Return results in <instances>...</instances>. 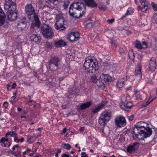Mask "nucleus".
Masks as SVG:
<instances>
[{
    "instance_id": "b1692460",
    "label": "nucleus",
    "mask_w": 157,
    "mask_h": 157,
    "mask_svg": "<svg viewBox=\"0 0 157 157\" xmlns=\"http://www.w3.org/2000/svg\"><path fill=\"white\" fill-rule=\"evenodd\" d=\"M55 45L57 47H61L66 45V43L62 40L55 41Z\"/></svg>"
},
{
    "instance_id": "09e8293b",
    "label": "nucleus",
    "mask_w": 157,
    "mask_h": 157,
    "mask_svg": "<svg viewBox=\"0 0 157 157\" xmlns=\"http://www.w3.org/2000/svg\"><path fill=\"white\" fill-rule=\"evenodd\" d=\"M154 21L156 22L157 21V13H155L154 14Z\"/></svg>"
},
{
    "instance_id": "c85d7f7f",
    "label": "nucleus",
    "mask_w": 157,
    "mask_h": 157,
    "mask_svg": "<svg viewBox=\"0 0 157 157\" xmlns=\"http://www.w3.org/2000/svg\"><path fill=\"white\" fill-rule=\"evenodd\" d=\"M142 65L140 63H139L138 65L137 68L135 71V74L136 75H138L140 77H142V73L141 70L142 68Z\"/></svg>"
},
{
    "instance_id": "72a5a7b5",
    "label": "nucleus",
    "mask_w": 157,
    "mask_h": 157,
    "mask_svg": "<svg viewBox=\"0 0 157 157\" xmlns=\"http://www.w3.org/2000/svg\"><path fill=\"white\" fill-rule=\"evenodd\" d=\"M61 146L64 149L67 150H69L71 148V146L68 144L63 143L62 144Z\"/></svg>"
},
{
    "instance_id": "20e7f679",
    "label": "nucleus",
    "mask_w": 157,
    "mask_h": 157,
    "mask_svg": "<svg viewBox=\"0 0 157 157\" xmlns=\"http://www.w3.org/2000/svg\"><path fill=\"white\" fill-rule=\"evenodd\" d=\"M49 69L51 71H55L58 70L60 65V61L58 57H52L48 61Z\"/></svg>"
},
{
    "instance_id": "6ab92c4d",
    "label": "nucleus",
    "mask_w": 157,
    "mask_h": 157,
    "mask_svg": "<svg viewBox=\"0 0 157 157\" xmlns=\"http://www.w3.org/2000/svg\"><path fill=\"white\" fill-rule=\"evenodd\" d=\"M112 112L109 110H106L103 112L101 114V115L102 117H104L107 119V121H109L111 118Z\"/></svg>"
},
{
    "instance_id": "7ed1b4c3",
    "label": "nucleus",
    "mask_w": 157,
    "mask_h": 157,
    "mask_svg": "<svg viewBox=\"0 0 157 157\" xmlns=\"http://www.w3.org/2000/svg\"><path fill=\"white\" fill-rule=\"evenodd\" d=\"M41 32L43 36L47 39H51L54 36V33L51 27L46 24L40 26Z\"/></svg>"
},
{
    "instance_id": "39448f33",
    "label": "nucleus",
    "mask_w": 157,
    "mask_h": 157,
    "mask_svg": "<svg viewBox=\"0 0 157 157\" xmlns=\"http://www.w3.org/2000/svg\"><path fill=\"white\" fill-rule=\"evenodd\" d=\"M10 6L8 9H4L6 11H7L8 20L10 21H13L17 19L18 12L16 10V6L15 10H13L12 6L10 5Z\"/></svg>"
},
{
    "instance_id": "69168bd1",
    "label": "nucleus",
    "mask_w": 157,
    "mask_h": 157,
    "mask_svg": "<svg viewBox=\"0 0 157 157\" xmlns=\"http://www.w3.org/2000/svg\"><path fill=\"white\" fill-rule=\"evenodd\" d=\"M24 138L23 137H22L21 139H19V141L21 142H23V141L24 140Z\"/></svg>"
},
{
    "instance_id": "2f4dec72",
    "label": "nucleus",
    "mask_w": 157,
    "mask_h": 157,
    "mask_svg": "<svg viewBox=\"0 0 157 157\" xmlns=\"http://www.w3.org/2000/svg\"><path fill=\"white\" fill-rule=\"evenodd\" d=\"M98 87H101L104 86V83L101 80L98 79L95 84Z\"/></svg>"
},
{
    "instance_id": "4d7b16f0",
    "label": "nucleus",
    "mask_w": 157,
    "mask_h": 157,
    "mask_svg": "<svg viewBox=\"0 0 157 157\" xmlns=\"http://www.w3.org/2000/svg\"><path fill=\"white\" fill-rule=\"evenodd\" d=\"M14 140L15 142L17 143H18L19 141V139L17 137H14Z\"/></svg>"
},
{
    "instance_id": "9b49d317",
    "label": "nucleus",
    "mask_w": 157,
    "mask_h": 157,
    "mask_svg": "<svg viewBox=\"0 0 157 157\" xmlns=\"http://www.w3.org/2000/svg\"><path fill=\"white\" fill-rule=\"evenodd\" d=\"M71 5L72 7L77 10H82V12L84 11L85 12L86 5L83 2H75L72 4Z\"/></svg>"
},
{
    "instance_id": "a878e982",
    "label": "nucleus",
    "mask_w": 157,
    "mask_h": 157,
    "mask_svg": "<svg viewBox=\"0 0 157 157\" xmlns=\"http://www.w3.org/2000/svg\"><path fill=\"white\" fill-rule=\"evenodd\" d=\"M108 121H107V119L104 118V117H102L101 115L99 117L98 119V123L101 126L106 125Z\"/></svg>"
},
{
    "instance_id": "c756f323",
    "label": "nucleus",
    "mask_w": 157,
    "mask_h": 157,
    "mask_svg": "<svg viewBox=\"0 0 157 157\" xmlns=\"http://www.w3.org/2000/svg\"><path fill=\"white\" fill-rule=\"evenodd\" d=\"M124 81L123 78H122L121 79L119 80L117 83V86L119 88L122 87L124 86Z\"/></svg>"
},
{
    "instance_id": "f03ea898",
    "label": "nucleus",
    "mask_w": 157,
    "mask_h": 157,
    "mask_svg": "<svg viewBox=\"0 0 157 157\" xmlns=\"http://www.w3.org/2000/svg\"><path fill=\"white\" fill-rule=\"evenodd\" d=\"M84 67L87 70L88 72L94 73L98 69V63L94 57L88 56L85 59Z\"/></svg>"
},
{
    "instance_id": "774afa93",
    "label": "nucleus",
    "mask_w": 157,
    "mask_h": 157,
    "mask_svg": "<svg viewBox=\"0 0 157 157\" xmlns=\"http://www.w3.org/2000/svg\"><path fill=\"white\" fill-rule=\"evenodd\" d=\"M16 97L15 96H12L11 98V99L12 100H14L16 98Z\"/></svg>"
},
{
    "instance_id": "13d9d810",
    "label": "nucleus",
    "mask_w": 157,
    "mask_h": 157,
    "mask_svg": "<svg viewBox=\"0 0 157 157\" xmlns=\"http://www.w3.org/2000/svg\"><path fill=\"white\" fill-rule=\"evenodd\" d=\"M16 86V84L15 83H13L12 86L11 87L12 89H14Z\"/></svg>"
},
{
    "instance_id": "a18cd8bd",
    "label": "nucleus",
    "mask_w": 157,
    "mask_h": 157,
    "mask_svg": "<svg viewBox=\"0 0 157 157\" xmlns=\"http://www.w3.org/2000/svg\"><path fill=\"white\" fill-rule=\"evenodd\" d=\"M114 21H115V19L114 18H112L111 19H108L107 20V22L109 24H112L113 22H114Z\"/></svg>"
},
{
    "instance_id": "bb28decb",
    "label": "nucleus",
    "mask_w": 157,
    "mask_h": 157,
    "mask_svg": "<svg viewBox=\"0 0 157 157\" xmlns=\"http://www.w3.org/2000/svg\"><path fill=\"white\" fill-rule=\"evenodd\" d=\"M92 105L90 101L82 104L80 106V108L81 110H83L88 108Z\"/></svg>"
},
{
    "instance_id": "5fc2aeb1",
    "label": "nucleus",
    "mask_w": 157,
    "mask_h": 157,
    "mask_svg": "<svg viewBox=\"0 0 157 157\" xmlns=\"http://www.w3.org/2000/svg\"><path fill=\"white\" fill-rule=\"evenodd\" d=\"M143 58V56L142 54H139L138 56V58L141 61Z\"/></svg>"
},
{
    "instance_id": "f8f14e48",
    "label": "nucleus",
    "mask_w": 157,
    "mask_h": 157,
    "mask_svg": "<svg viewBox=\"0 0 157 157\" xmlns=\"http://www.w3.org/2000/svg\"><path fill=\"white\" fill-rule=\"evenodd\" d=\"M25 12L27 17L35 13V9L32 4H28L25 6Z\"/></svg>"
},
{
    "instance_id": "393cba45",
    "label": "nucleus",
    "mask_w": 157,
    "mask_h": 157,
    "mask_svg": "<svg viewBox=\"0 0 157 157\" xmlns=\"http://www.w3.org/2000/svg\"><path fill=\"white\" fill-rule=\"evenodd\" d=\"M104 104L103 103H101L98 105L97 107H95L92 109V112L93 113H95L98 112L104 106Z\"/></svg>"
},
{
    "instance_id": "79ce46f5",
    "label": "nucleus",
    "mask_w": 157,
    "mask_h": 157,
    "mask_svg": "<svg viewBox=\"0 0 157 157\" xmlns=\"http://www.w3.org/2000/svg\"><path fill=\"white\" fill-rule=\"evenodd\" d=\"M70 2L68 1L63 2L64 4L63 5V7L64 9H65L68 6Z\"/></svg>"
},
{
    "instance_id": "ea45409f",
    "label": "nucleus",
    "mask_w": 157,
    "mask_h": 157,
    "mask_svg": "<svg viewBox=\"0 0 157 157\" xmlns=\"http://www.w3.org/2000/svg\"><path fill=\"white\" fill-rule=\"evenodd\" d=\"M135 93L136 94V98L137 99H141V96L139 93L138 92L137 90H135Z\"/></svg>"
},
{
    "instance_id": "4468645a",
    "label": "nucleus",
    "mask_w": 157,
    "mask_h": 157,
    "mask_svg": "<svg viewBox=\"0 0 157 157\" xmlns=\"http://www.w3.org/2000/svg\"><path fill=\"white\" fill-rule=\"evenodd\" d=\"M5 2L4 4V8L5 9H8L10 6H12L13 10H15L16 8V4L15 2V0H5Z\"/></svg>"
},
{
    "instance_id": "8fccbe9b",
    "label": "nucleus",
    "mask_w": 157,
    "mask_h": 157,
    "mask_svg": "<svg viewBox=\"0 0 157 157\" xmlns=\"http://www.w3.org/2000/svg\"><path fill=\"white\" fill-rule=\"evenodd\" d=\"M105 58L106 60H109L111 59V57L109 55H106L105 56Z\"/></svg>"
},
{
    "instance_id": "f3484780",
    "label": "nucleus",
    "mask_w": 157,
    "mask_h": 157,
    "mask_svg": "<svg viewBox=\"0 0 157 157\" xmlns=\"http://www.w3.org/2000/svg\"><path fill=\"white\" fill-rule=\"evenodd\" d=\"M84 1L86 5L89 7L93 8L97 6V3L94 0H84Z\"/></svg>"
},
{
    "instance_id": "37998d69",
    "label": "nucleus",
    "mask_w": 157,
    "mask_h": 157,
    "mask_svg": "<svg viewBox=\"0 0 157 157\" xmlns=\"http://www.w3.org/2000/svg\"><path fill=\"white\" fill-rule=\"evenodd\" d=\"M151 6L154 10L156 11L157 10V4H155V3L152 2L151 3Z\"/></svg>"
},
{
    "instance_id": "f704fd0d",
    "label": "nucleus",
    "mask_w": 157,
    "mask_h": 157,
    "mask_svg": "<svg viewBox=\"0 0 157 157\" xmlns=\"http://www.w3.org/2000/svg\"><path fill=\"white\" fill-rule=\"evenodd\" d=\"M98 78L95 75H94L91 77L90 78V81L91 82L96 83V81L98 80Z\"/></svg>"
},
{
    "instance_id": "bf43d9fd",
    "label": "nucleus",
    "mask_w": 157,
    "mask_h": 157,
    "mask_svg": "<svg viewBox=\"0 0 157 157\" xmlns=\"http://www.w3.org/2000/svg\"><path fill=\"white\" fill-rule=\"evenodd\" d=\"M119 52L121 53H123L124 52V51L123 48H120L119 49Z\"/></svg>"
},
{
    "instance_id": "58836bf2",
    "label": "nucleus",
    "mask_w": 157,
    "mask_h": 157,
    "mask_svg": "<svg viewBox=\"0 0 157 157\" xmlns=\"http://www.w3.org/2000/svg\"><path fill=\"white\" fill-rule=\"evenodd\" d=\"M45 46L48 48H51L52 47V43L51 42H46L45 44Z\"/></svg>"
},
{
    "instance_id": "e433bc0d",
    "label": "nucleus",
    "mask_w": 157,
    "mask_h": 157,
    "mask_svg": "<svg viewBox=\"0 0 157 157\" xmlns=\"http://www.w3.org/2000/svg\"><path fill=\"white\" fill-rule=\"evenodd\" d=\"M135 47L139 49H142L143 48L140 42L138 41L136 43L135 45Z\"/></svg>"
},
{
    "instance_id": "a211bd4d",
    "label": "nucleus",
    "mask_w": 157,
    "mask_h": 157,
    "mask_svg": "<svg viewBox=\"0 0 157 157\" xmlns=\"http://www.w3.org/2000/svg\"><path fill=\"white\" fill-rule=\"evenodd\" d=\"M26 26V22L24 21H22L17 24V27L19 30L22 31L25 30Z\"/></svg>"
},
{
    "instance_id": "603ef678",
    "label": "nucleus",
    "mask_w": 157,
    "mask_h": 157,
    "mask_svg": "<svg viewBox=\"0 0 157 157\" xmlns=\"http://www.w3.org/2000/svg\"><path fill=\"white\" fill-rule=\"evenodd\" d=\"M134 118V115H131V116H130L128 118V120L129 121H132V120Z\"/></svg>"
},
{
    "instance_id": "ddd939ff",
    "label": "nucleus",
    "mask_w": 157,
    "mask_h": 157,
    "mask_svg": "<svg viewBox=\"0 0 157 157\" xmlns=\"http://www.w3.org/2000/svg\"><path fill=\"white\" fill-rule=\"evenodd\" d=\"M139 145L140 144L138 143H134L132 145L128 146L127 148V151L130 153L136 152L138 149Z\"/></svg>"
},
{
    "instance_id": "aec40b11",
    "label": "nucleus",
    "mask_w": 157,
    "mask_h": 157,
    "mask_svg": "<svg viewBox=\"0 0 157 157\" xmlns=\"http://www.w3.org/2000/svg\"><path fill=\"white\" fill-rule=\"evenodd\" d=\"M6 15L2 10L0 7V25H2L4 23Z\"/></svg>"
},
{
    "instance_id": "0eeeda50",
    "label": "nucleus",
    "mask_w": 157,
    "mask_h": 157,
    "mask_svg": "<svg viewBox=\"0 0 157 157\" xmlns=\"http://www.w3.org/2000/svg\"><path fill=\"white\" fill-rule=\"evenodd\" d=\"M74 8L72 7L71 6H70L69 7V15L75 18L78 19L82 17L85 13L84 11H83L82 13H78Z\"/></svg>"
},
{
    "instance_id": "dca6fc26",
    "label": "nucleus",
    "mask_w": 157,
    "mask_h": 157,
    "mask_svg": "<svg viewBox=\"0 0 157 157\" xmlns=\"http://www.w3.org/2000/svg\"><path fill=\"white\" fill-rule=\"evenodd\" d=\"M155 59L152 57L150 61L149 70L151 71H154L156 67Z\"/></svg>"
},
{
    "instance_id": "de8ad7c7",
    "label": "nucleus",
    "mask_w": 157,
    "mask_h": 157,
    "mask_svg": "<svg viewBox=\"0 0 157 157\" xmlns=\"http://www.w3.org/2000/svg\"><path fill=\"white\" fill-rule=\"evenodd\" d=\"M81 157H88L85 152H82L81 153Z\"/></svg>"
},
{
    "instance_id": "0e129e2a",
    "label": "nucleus",
    "mask_w": 157,
    "mask_h": 157,
    "mask_svg": "<svg viewBox=\"0 0 157 157\" xmlns=\"http://www.w3.org/2000/svg\"><path fill=\"white\" fill-rule=\"evenodd\" d=\"M91 17H90L88 19L87 21L86 22H91Z\"/></svg>"
},
{
    "instance_id": "864d4df0",
    "label": "nucleus",
    "mask_w": 157,
    "mask_h": 157,
    "mask_svg": "<svg viewBox=\"0 0 157 157\" xmlns=\"http://www.w3.org/2000/svg\"><path fill=\"white\" fill-rule=\"evenodd\" d=\"M5 140V138L2 137L1 139L0 142L2 144H4V143L6 141Z\"/></svg>"
},
{
    "instance_id": "7c9ffc66",
    "label": "nucleus",
    "mask_w": 157,
    "mask_h": 157,
    "mask_svg": "<svg viewBox=\"0 0 157 157\" xmlns=\"http://www.w3.org/2000/svg\"><path fill=\"white\" fill-rule=\"evenodd\" d=\"M17 134L15 131L9 132L6 134V136H8L9 135H10L11 136L13 137H15L17 136Z\"/></svg>"
},
{
    "instance_id": "cd10ccee",
    "label": "nucleus",
    "mask_w": 157,
    "mask_h": 157,
    "mask_svg": "<svg viewBox=\"0 0 157 157\" xmlns=\"http://www.w3.org/2000/svg\"><path fill=\"white\" fill-rule=\"evenodd\" d=\"M148 44L151 47H155L156 44V38L154 37H151L149 40Z\"/></svg>"
},
{
    "instance_id": "1a4fd4ad",
    "label": "nucleus",
    "mask_w": 157,
    "mask_h": 157,
    "mask_svg": "<svg viewBox=\"0 0 157 157\" xmlns=\"http://www.w3.org/2000/svg\"><path fill=\"white\" fill-rule=\"evenodd\" d=\"M64 19L63 17L58 18L55 24V27L56 29L59 30H63L66 29L64 26Z\"/></svg>"
},
{
    "instance_id": "c9c22d12",
    "label": "nucleus",
    "mask_w": 157,
    "mask_h": 157,
    "mask_svg": "<svg viewBox=\"0 0 157 157\" xmlns=\"http://www.w3.org/2000/svg\"><path fill=\"white\" fill-rule=\"evenodd\" d=\"M59 0H45L46 2L52 3L54 5H57L58 3Z\"/></svg>"
},
{
    "instance_id": "e2e57ef3",
    "label": "nucleus",
    "mask_w": 157,
    "mask_h": 157,
    "mask_svg": "<svg viewBox=\"0 0 157 157\" xmlns=\"http://www.w3.org/2000/svg\"><path fill=\"white\" fill-rule=\"evenodd\" d=\"M67 130L65 128H64L62 131V133H65Z\"/></svg>"
},
{
    "instance_id": "338daca9",
    "label": "nucleus",
    "mask_w": 157,
    "mask_h": 157,
    "mask_svg": "<svg viewBox=\"0 0 157 157\" xmlns=\"http://www.w3.org/2000/svg\"><path fill=\"white\" fill-rule=\"evenodd\" d=\"M148 83H149L150 84H152L153 82L152 80H151L147 82Z\"/></svg>"
},
{
    "instance_id": "9d476101",
    "label": "nucleus",
    "mask_w": 157,
    "mask_h": 157,
    "mask_svg": "<svg viewBox=\"0 0 157 157\" xmlns=\"http://www.w3.org/2000/svg\"><path fill=\"white\" fill-rule=\"evenodd\" d=\"M126 98L124 97L121 98V100L123 104L121 105V109L125 110L126 111H129V110L133 106V104L132 102H128L126 105H125V102L126 101Z\"/></svg>"
},
{
    "instance_id": "680f3d73",
    "label": "nucleus",
    "mask_w": 157,
    "mask_h": 157,
    "mask_svg": "<svg viewBox=\"0 0 157 157\" xmlns=\"http://www.w3.org/2000/svg\"><path fill=\"white\" fill-rule=\"evenodd\" d=\"M62 157H69V155H68L67 154H64L62 155Z\"/></svg>"
},
{
    "instance_id": "4be33fe9",
    "label": "nucleus",
    "mask_w": 157,
    "mask_h": 157,
    "mask_svg": "<svg viewBox=\"0 0 157 157\" xmlns=\"http://www.w3.org/2000/svg\"><path fill=\"white\" fill-rule=\"evenodd\" d=\"M31 40L35 42V43L38 44L40 42V36H37L36 35L34 34H32L30 36Z\"/></svg>"
},
{
    "instance_id": "6e6552de",
    "label": "nucleus",
    "mask_w": 157,
    "mask_h": 157,
    "mask_svg": "<svg viewBox=\"0 0 157 157\" xmlns=\"http://www.w3.org/2000/svg\"><path fill=\"white\" fill-rule=\"evenodd\" d=\"M115 124L118 127H122L126 124V121L125 117L122 116L117 117L114 120Z\"/></svg>"
},
{
    "instance_id": "f257e3e1",
    "label": "nucleus",
    "mask_w": 157,
    "mask_h": 157,
    "mask_svg": "<svg viewBox=\"0 0 157 157\" xmlns=\"http://www.w3.org/2000/svg\"><path fill=\"white\" fill-rule=\"evenodd\" d=\"M147 126V124L144 122H138L133 128V134L139 140L143 139L141 136L144 138L149 137L152 131L151 128Z\"/></svg>"
},
{
    "instance_id": "473e14b6",
    "label": "nucleus",
    "mask_w": 157,
    "mask_h": 157,
    "mask_svg": "<svg viewBox=\"0 0 157 157\" xmlns=\"http://www.w3.org/2000/svg\"><path fill=\"white\" fill-rule=\"evenodd\" d=\"M94 23H93L91 22H86V24L85 25V27L86 28L91 29V28H93L94 26Z\"/></svg>"
},
{
    "instance_id": "a19ab883",
    "label": "nucleus",
    "mask_w": 157,
    "mask_h": 157,
    "mask_svg": "<svg viewBox=\"0 0 157 157\" xmlns=\"http://www.w3.org/2000/svg\"><path fill=\"white\" fill-rule=\"evenodd\" d=\"M142 46L143 48L146 49L147 48V44L145 41H144L142 42Z\"/></svg>"
},
{
    "instance_id": "49530a36",
    "label": "nucleus",
    "mask_w": 157,
    "mask_h": 157,
    "mask_svg": "<svg viewBox=\"0 0 157 157\" xmlns=\"http://www.w3.org/2000/svg\"><path fill=\"white\" fill-rule=\"evenodd\" d=\"M98 8L100 9H101V10H105L106 9V7L105 6H104V5H103V6H98Z\"/></svg>"
},
{
    "instance_id": "052dcab7",
    "label": "nucleus",
    "mask_w": 157,
    "mask_h": 157,
    "mask_svg": "<svg viewBox=\"0 0 157 157\" xmlns=\"http://www.w3.org/2000/svg\"><path fill=\"white\" fill-rule=\"evenodd\" d=\"M131 32L129 30H127L126 31V33L127 35H129L131 34Z\"/></svg>"
},
{
    "instance_id": "3c124183",
    "label": "nucleus",
    "mask_w": 157,
    "mask_h": 157,
    "mask_svg": "<svg viewBox=\"0 0 157 157\" xmlns=\"http://www.w3.org/2000/svg\"><path fill=\"white\" fill-rule=\"evenodd\" d=\"M14 154V155L17 156H20L21 155V152L20 151H18L17 152V153H15H15H13Z\"/></svg>"
},
{
    "instance_id": "412c9836",
    "label": "nucleus",
    "mask_w": 157,
    "mask_h": 157,
    "mask_svg": "<svg viewBox=\"0 0 157 157\" xmlns=\"http://www.w3.org/2000/svg\"><path fill=\"white\" fill-rule=\"evenodd\" d=\"M100 78L105 82H111L112 79L111 76L108 74H103L100 76Z\"/></svg>"
},
{
    "instance_id": "423d86ee",
    "label": "nucleus",
    "mask_w": 157,
    "mask_h": 157,
    "mask_svg": "<svg viewBox=\"0 0 157 157\" xmlns=\"http://www.w3.org/2000/svg\"><path fill=\"white\" fill-rule=\"evenodd\" d=\"M28 18L29 20L32 22L30 26L31 29H33L35 27L38 28L40 27V21L38 14L35 13L28 16Z\"/></svg>"
},
{
    "instance_id": "6e6d98bb",
    "label": "nucleus",
    "mask_w": 157,
    "mask_h": 157,
    "mask_svg": "<svg viewBox=\"0 0 157 157\" xmlns=\"http://www.w3.org/2000/svg\"><path fill=\"white\" fill-rule=\"evenodd\" d=\"M45 8H46L45 5L43 6H40L39 7V9H40L43 10Z\"/></svg>"
},
{
    "instance_id": "c03bdc74",
    "label": "nucleus",
    "mask_w": 157,
    "mask_h": 157,
    "mask_svg": "<svg viewBox=\"0 0 157 157\" xmlns=\"http://www.w3.org/2000/svg\"><path fill=\"white\" fill-rule=\"evenodd\" d=\"M45 7L46 8H47V9L49 8L50 9H53L54 8V6H52L51 5H45Z\"/></svg>"
},
{
    "instance_id": "4c0bfd02",
    "label": "nucleus",
    "mask_w": 157,
    "mask_h": 157,
    "mask_svg": "<svg viewBox=\"0 0 157 157\" xmlns=\"http://www.w3.org/2000/svg\"><path fill=\"white\" fill-rule=\"evenodd\" d=\"M130 9H128L127 13L125 14L121 18V19H123L124 17H125L127 15L133 13V10L131 12H129Z\"/></svg>"
},
{
    "instance_id": "5701e85b",
    "label": "nucleus",
    "mask_w": 157,
    "mask_h": 157,
    "mask_svg": "<svg viewBox=\"0 0 157 157\" xmlns=\"http://www.w3.org/2000/svg\"><path fill=\"white\" fill-rule=\"evenodd\" d=\"M140 2L141 4L143 6L141 9V11L143 12H144L147 10L148 8V6L149 4L146 2V0H140Z\"/></svg>"
},
{
    "instance_id": "2eb2a0df",
    "label": "nucleus",
    "mask_w": 157,
    "mask_h": 157,
    "mask_svg": "<svg viewBox=\"0 0 157 157\" xmlns=\"http://www.w3.org/2000/svg\"><path fill=\"white\" fill-rule=\"evenodd\" d=\"M79 38V35L77 32H71L69 35L68 39L71 42L77 41Z\"/></svg>"
}]
</instances>
